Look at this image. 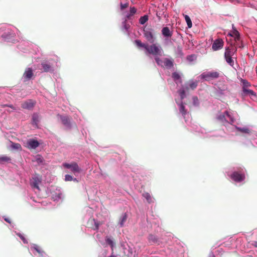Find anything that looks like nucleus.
<instances>
[{
    "mask_svg": "<svg viewBox=\"0 0 257 257\" xmlns=\"http://www.w3.org/2000/svg\"><path fill=\"white\" fill-rule=\"evenodd\" d=\"M216 118L218 121L224 125L234 122V119L227 111L218 114Z\"/></svg>",
    "mask_w": 257,
    "mask_h": 257,
    "instance_id": "1",
    "label": "nucleus"
},
{
    "mask_svg": "<svg viewBox=\"0 0 257 257\" xmlns=\"http://www.w3.org/2000/svg\"><path fill=\"white\" fill-rule=\"evenodd\" d=\"M220 76V73L217 71H208L202 73L198 77L201 80L210 81L217 79Z\"/></svg>",
    "mask_w": 257,
    "mask_h": 257,
    "instance_id": "2",
    "label": "nucleus"
},
{
    "mask_svg": "<svg viewBox=\"0 0 257 257\" xmlns=\"http://www.w3.org/2000/svg\"><path fill=\"white\" fill-rule=\"evenodd\" d=\"M146 51L148 53L152 54L154 57L161 56L163 52L161 47L156 44H153L150 46L148 45Z\"/></svg>",
    "mask_w": 257,
    "mask_h": 257,
    "instance_id": "3",
    "label": "nucleus"
},
{
    "mask_svg": "<svg viewBox=\"0 0 257 257\" xmlns=\"http://www.w3.org/2000/svg\"><path fill=\"white\" fill-rule=\"evenodd\" d=\"M62 165L66 168L70 169L74 174L76 173H79L81 171V169L79 167L78 164L74 162L71 164L64 163Z\"/></svg>",
    "mask_w": 257,
    "mask_h": 257,
    "instance_id": "4",
    "label": "nucleus"
},
{
    "mask_svg": "<svg viewBox=\"0 0 257 257\" xmlns=\"http://www.w3.org/2000/svg\"><path fill=\"white\" fill-rule=\"evenodd\" d=\"M237 51V46H232V44L226 47L224 54V57H234L235 53Z\"/></svg>",
    "mask_w": 257,
    "mask_h": 257,
    "instance_id": "5",
    "label": "nucleus"
},
{
    "mask_svg": "<svg viewBox=\"0 0 257 257\" xmlns=\"http://www.w3.org/2000/svg\"><path fill=\"white\" fill-rule=\"evenodd\" d=\"M224 42L221 39L215 40L212 44V49L213 51H217L222 49L223 47Z\"/></svg>",
    "mask_w": 257,
    "mask_h": 257,
    "instance_id": "6",
    "label": "nucleus"
},
{
    "mask_svg": "<svg viewBox=\"0 0 257 257\" xmlns=\"http://www.w3.org/2000/svg\"><path fill=\"white\" fill-rule=\"evenodd\" d=\"M60 118L62 123L67 128H70L71 127V118L68 116H64L61 115H58Z\"/></svg>",
    "mask_w": 257,
    "mask_h": 257,
    "instance_id": "7",
    "label": "nucleus"
},
{
    "mask_svg": "<svg viewBox=\"0 0 257 257\" xmlns=\"http://www.w3.org/2000/svg\"><path fill=\"white\" fill-rule=\"evenodd\" d=\"M230 178L235 182H239L245 179L244 174H239L237 172H234L231 175Z\"/></svg>",
    "mask_w": 257,
    "mask_h": 257,
    "instance_id": "8",
    "label": "nucleus"
},
{
    "mask_svg": "<svg viewBox=\"0 0 257 257\" xmlns=\"http://www.w3.org/2000/svg\"><path fill=\"white\" fill-rule=\"evenodd\" d=\"M40 144L38 141L34 139H30L27 142L26 147L30 150L35 149Z\"/></svg>",
    "mask_w": 257,
    "mask_h": 257,
    "instance_id": "9",
    "label": "nucleus"
},
{
    "mask_svg": "<svg viewBox=\"0 0 257 257\" xmlns=\"http://www.w3.org/2000/svg\"><path fill=\"white\" fill-rule=\"evenodd\" d=\"M35 104V102L33 100L29 99L23 102L21 105L24 109L31 110L34 107Z\"/></svg>",
    "mask_w": 257,
    "mask_h": 257,
    "instance_id": "10",
    "label": "nucleus"
},
{
    "mask_svg": "<svg viewBox=\"0 0 257 257\" xmlns=\"http://www.w3.org/2000/svg\"><path fill=\"white\" fill-rule=\"evenodd\" d=\"M33 75L34 74L32 68H28L25 70V71L23 74V78L25 81H26L31 79Z\"/></svg>",
    "mask_w": 257,
    "mask_h": 257,
    "instance_id": "11",
    "label": "nucleus"
},
{
    "mask_svg": "<svg viewBox=\"0 0 257 257\" xmlns=\"http://www.w3.org/2000/svg\"><path fill=\"white\" fill-rule=\"evenodd\" d=\"M233 31L229 33L228 34V36H229L233 38V40L234 41L239 42L240 41V35L239 32L234 28V26L232 25Z\"/></svg>",
    "mask_w": 257,
    "mask_h": 257,
    "instance_id": "12",
    "label": "nucleus"
},
{
    "mask_svg": "<svg viewBox=\"0 0 257 257\" xmlns=\"http://www.w3.org/2000/svg\"><path fill=\"white\" fill-rule=\"evenodd\" d=\"M144 35L146 39L151 43L155 42V38L152 32L150 31H144Z\"/></svg>",
    "mask_w": 257,
    "mask_h": 257,
    "instance_id": "13",
    "label": "nucleus"
},
{
    "mask_svg": "<svg viewBox=\"0 0 257 257\" xmlns=\"http://www.w3.org/2000/svg\"><path fill=\"white\" fill-rule=\"evenodd\" d=\"M174 65V60L171 59H169L167 58H165L164 59L163 62V67H165L167 68H171L173 67Z\"/></svg>",
    "mask_w": 257,
    "mask_h": 257,
    "instance_id": "14",
    "label": "nucleus"
},
{
    "mask_svg": "<svg viewBox=\"0 0 257 257\" xmlns=\"http://www.w3.org/2000/svg\"><path fill=\"white\" fill-rule=\"evenodd\" d=\"M242 96H247V95H250V96H256L255 93L252 90L248 89L246 88H242Z\"/></svg>",
    "mask_w": 257,
    "mask_h": 257,
    "instance_id": "15",
    "label": "nucleus"
},
{
    "mask_svg": "<svg viewBox=\"0 0 257 257\" xmlns=\"http://www.w3.org/2000/svg\"><path fill=\"white\" fill-rule=\"evenodd\" d=\"M198 81H190L188 82V86H186L185 87L186 90H188L189 89H191L192 90L195 89L197 86H198Z\"/></svg>",
    "mask_w": 257,
    "mask_h": 257,
    "instance_id": "16",
    "label": "nucleus"
},
{
    "mask_svg": "<svg viewBox=\"0 0 257 257\" xmlns=\"http://www.w3.org/2000/svg\"><path fill=\"white\" fill-rule=\"evenodd\" d=\"M162 33L164 37H170L172 36V33L170 31V29L165 27L162 29Z\"/></svg>",
    "mask_w": 257,
    "mask_h": 257,
    "instance_id": "17",
    "label": "nucleus"
},
{
    "mask_svg": "<svg viewBox=\"0 0 257 257\" xmlns=\"http://www.w3.org/2000/svg\"><path fill=\"white\" fill-rule=\"evenodd\" d=\"M179 106V111L182 113V115L185 117V115L187 114V111L185 109L184 104L181 101L178 104Z\"/></svg>",
    "mask_w": 257,
    "mask_h": 257,
    "instance_id": "18",
    "label": "nucleus"
},
{
    "mask_svg": "<svg viewBox=\"0 0 257 257\" xmlns=\"http://www.w3.org/2000/svg\"><path fill=\"white\" fill-rule=\"evenodd\" d=\"M224 59L226 63L231 67H233L234 65V59H236L235 57H224Z\"/></svg>",
    "mask_w": 257,
    "mask_h": 257,
    "instance_id": "19",
    "label": "nucleus"
},
{
    "mask_svg": "<svg viewBox=\"0 0 257 257\" xmlns=\"http://www.w3.org/2000/svg\"><path fill=\"white\" fill-rule=\"evenodd\" d=\"M34 180L31 183V185L33 187L39 189V184L41 182V180L38 177H35L33 178Z\"/></svg>",
    "mask_w": 257,
    "mask_h": 257,
    "instance_id": "20",
    "label": "nucleus"
},
{
    "mask_svg": "<svg viewBox=\"0 0 257 257\" xmlns=\"http://www.w3.org/2000/svg\"><path fill=\"white\" fill-rule=\"evenodd\" d=\"M148 240L151 243H158L159 242L158 237L153 234L149 235Z\"/></svg>",
    "mask_w": 257,
    "mask_h": 257,
    "instance_id": "21",
    "label": "nucleus"
},
{
    "mask_svg": "<svg viewBox=\"0 0 257 257\" xmlns=\"http://www.w3.org/2000/svg\"><path fill=\"white\" fill-rule=\"evenodd\" d=\"M11 161V158L8 156L2 155L0 156V164L9 163Z\"/></svg>",
    "mask_w": 257,
    "mask_h": 257,
    "instance_id": "22",
    "label": "nucleus"
},
{
    "mask_svg": "<svg viewBox=\"0 0 257 257\" xmlns=\"http://www.w3.org/2000/svg\"><path fill=\"white\" fill-rule=\"evenodd\" d=\"M135 44L138 47H143L145 48L146 50L148 48V45L143 43L141 40H136L135 41Z\"/></svg>",
    "mask_w": 257,
    "mask_h": 257,
    "instance_id": "23",
    "label": "nucleus"
},
{
    "mask_svg": "<svg viewBox=\"0 0 257 257\" xmlns=\"http://www.w3.org/2000/svg\"><path fill=\"white\" fill-rule=\"evenodd\" d=\"M105 241L107 243V244H108L109 245L111 246V247L112 248V250H113V247L115 245V243L113 241L112 238L108 236H106L105 237Z\"/></svg>",
    "mask_w": 257,
    "mask_h": 257,
    "instance_id": "24",
    "label": "nucleus"
},
{
    "mask_svg": "<svg viewBox=\"0 0 257 257\" xmlns=\"http://www.w3.org/2000/svg\"><path fill=\"white\" fill-rule=\"evenodd\" d=\"M42 66L44 71L45 72H49L51 70L52 67H51V66L49 64H48V63H46L45 62H43L42 63Z\"/></svg>",
    "mask_w": 257,
    "mask_h": 257,
    "instance_id": "25",
    "label": "nucleus"
},
{
    "mask_svg": "<svg viewBox=\"0 0 257 257\" xmlns=\"http://www.w3.org/2000/svg\"><path fill=\"white\" fill-rule=\"evenodd\" d=\"M185 90H186L185 88H183L178 91V92L180 96L181 101H182L183 99H184L185 98V97H186Z\"/></svg>",
    "mask_w": 257,
    "mask_h": 257,
    "instance_id": "26",
    "label": "nucleus"
},
{
    "mask_svg": "<svg viewBox=\"0 0 257 257\" xmlns=\"http://www.w3.org/2000/svg\"><path fill=\"white\" fill-rule=\"evenodd\" d=\"M32 248L35 249L40 255L42 256L44 251L37 244H34Z\"/></svg>",
    "mask_w": 257,
    "mask_h": 257,
    "instance_id": "27",
    "label": "nucleus"
},
{
    "mask_svg": "<svg viewBox=\"0 0 257 257\" xmlns=\"http://www.w3.org/2000/svg\"><path fill=\"white\" fill-rule=\"evenodd\" d=\"M236 129L238 131L244 134H249L250 132L249 129L247 127L241 128L239 127H237Z\"/></svg>",
    "mask_w": 257,
    "mask_h": 257,
    "instance_id": "28",
    "label": "nucleus"
},
{
    "mask_svg": "<svg viewBox=\"0 0 257 257\" xmlns=\"http://www.w3.org/2000/svg\"><path fill=\"white\" fill-rule=\"evenodd\" d=\"M159 56H156V57H155V61L158 65L160 66L161 67H163L164 60H162L161 59H160Z\"/></svg>",
    "mask_w": 257,
    "mask_h": 257,
    "instance_id": "29",
    "label": "nucleus"
},
{
    "mask_svg": "<svg viewBox=\"0 0 257 257\" xmlns=\"http://www.w3.org/2000/svg\"><path fill=\"white\" fill-rule=\"evenodd\" d=\"M33 123L37 125L39 122V116L37 114H34L32 116Z\"/></svg>",
    "mask_w": 257,
    "mask_h": 257,
    "instance_id": "30",
    "label": "nucleus"
},
{
    "mask_svg": "<svg viewBox=\"0 0 257 257\" xmlns=\"http://www.w3.org/2000/svg\"><path fill=\"white\" fill-rule=\"evenodd\" d=\"M127 215L125 213L123 216L121 218L119 224L120 227H122L124 225V222L126 221L127 219Z\"/></svg>",
    "mask_w": 257,
    "mask_h": 257,
    "instance_id": "31",
    "label": "nucleus"
},
{
    "mask_svg": "<svg viewBox=\"0 0 257 257\" xmlns=\"http://www.w3.org/2000/svg\"><path fill=\"white\" fill-rule=\"evenodd\" d=\"M11 147H12V148H13L14 149L18 150H21L22 149L21 146L19 143H13L12 145H11Z\"/></svg>",
    "mask_w": 257,
    "mask_h": 257,
    "instance_id": "32",
    "label": "nucleus"
},
{
    "mask_svg": "<svg viewBox=\"0 0 257 257\" xmlns=\"http://www.w3.org/2000/svg\"><path fill=\"white\" fill-rule=\"evenodd\" d=\"M172 78L174 79L175 81L180 80V82H181V80L180 78V75L177 72H174L172 73Z\"/></svg>",
    "mask_w": 257,
    "mask_h": 257,
    "instance_id": "33",
    "label": "nucleus"
},
{
    "mask_svg": "<svg viewBox=\"0 0 257 257\" xmlns=\"http://www.w3.org/2000/svg\"><path fill=\"white\" fill-rule=\"evenodd\" d=\"M91 222V223L94 222L95 224V227L93 228L94 230H98L99 228V223L97 222H96L94 219H90L88 221V223Z\"/></svg>",
    "mask_w": 257,
    "mask_h": 257,
    "instance_id": "34",
    "label": "nucleus"
},
{
    "mask_svg": "<svg viewBox=\"0 0 257 257\" xmlns=\"http://www.w3.org/2000/svg\"><path fill=\"white\" fill-rule=\"evenodd\" d=\"M185 21L187 23L188 27L189 28H191L192 26V21L190 18V17H185Z\"/></svg>",
    "mask_w": 257,
    "mask_h": 257,
    "instance_id": "35",
    "label": "nucleus"
},
{
    "mask_svg": "<svg viewBox=\"0 0 257 257\" xmlns=\"http://www.w3.org/2000/svg\"><path fill=\"white\" fill-rule=\"evenodd\" d=\"M137 13V9L135 7H131L130 8V14L128 16H130V15H134L136 14Z\"/></svg>",
    "mask_w": 257,
    "mask_h": 257,
    "instance_id": "36",
    "label": "nucleus"
},
{
    "mask_svg": "<svg viewBox=\"0 0 257 257\" xmlns=\"http://www.w3.org/2000/svg\"><path fill=\"white\" fill-rule=\"evenodd\" d=\"M240 43H241V41L240 40L239 42H237L236 41H234V40H232L230 44H232V46H237V48L238 46L240 45Z\"/></svg>",
    "mask_w": 257,
    "mask_h": 257,
    "instance_id": "37",
    "label": "nucleus"
},
{
    "mask_svg": "<svg viewBox=\"0 0 257 257\" xmlns=\"http://www.w3.org/2000/svg\"><path fill=\"white\" fill-rule=\"evenodd\" d=\"M148 20V17H141L140 19V23L141 24H144Z\"/></svg>",
    "mask_w": 257,
    "mask_h": 257,
    "instance_id": "38",
    "label": "nucleus"
},
{
    "mask_svg": "<svg viewBox=\"0 0 257 257\" xmlns=\"http://www.w3.org/2000/svg\"><path fill=\"white\" fill-rule=\"evenodd\" d=\"M143 196L148 200V201L149 202H150V201L151 200V197L150 195L149 194V193H144Z\"/></svg>",
    "mask_w": 257,
    "mask_h": 257,
    "instance_id": "39",
    "label": "nucleus"
},
{
    "mask_svg": "<svg viewBox=\"0 0 257 257\" xmlns=\"http://www.w3.org/2000/svg\"><path fill=\"white\" fill-rule=\"evenodd\" d=\"M17 234L18 236H19L20 237V238L23 240V242L24 243H28L27 240L21 233H17Z\"/></svg>",
    "mask_w": 257,
    "mask_h": 257,
    "instance_id": "40",
    "label": "nucleus"
},
{
    "mask_svg": "<svg viewBox=\"0 0 257 257\" xmlns=\"http://www.w3.org/2000/svg\"><path fill=\"white\" fill-rule=\"evenodd\" d=\"M66 181H71L73 180V177L70 175H66L65 176Z\"/></svg>",
    "mask_w": 257,
    "mask_h": 257,
    "instance_id": "41",
    "label": "nucleus"
},
{
    "mask_svg": "<svg viewBox=\"0 0 257 257\" xmlns=\"http://www.w3.org/2000/svg\"><path fill=\"white\" fill-rule=\"evenodd\" d=\"M128 3H126L125 4L120 3V9L121 10H123L124 9L127 8L128 7Z\"/></svg>",
    "mask_w": 257,
    "mask_h": 257,
    "instance_id": "42",
    "label": "nucleus"
},
{
    "mask_svg": "<svg viewBox=\"0 0 257 257\" xmlns=\"http://www.w3.org/2000/svg\"><path fill=\"white\" fill-rule=\"evenodd\" d=\"M250 86V84L247 81H245V80L243 81L242 88H247L248 87H249Z\"/></svg>",
    "mask_w": 257,
    "mask_h": 257,
    "instance_id": "43",
    "label": "nucleus"
},
{
    "mask_svg": "<svg viewBox=\"0 0 257 257\" xmlns=\"http://www.w3.org/2000/svg\"><path fill=\"white\" fill-rule=\"evenodd\" d=\"M193 100L194 104H195L198 101V98L196 96L193 97Z\"/></svg>",
    "mask_w": 257,
    "mask_h": 257,
    "instance_id": "44",
    "label": "nucleus"
},
{
    "mask_svg": "<svg viewBox=\"0 0 257 257\" xmlns=\"http://www.w3.org/2000/svg\"><path fill=\"white\" fill-rule=\"evenodd\" d=\"M4 220L7 222L8 223H11V219L9 218H7V217H5L4 218Z\"/></svg>",
    "mask_w": 257,
    "mask_h": 257,
    "instance_id": "45",
    "label": "nucleus"
},
{
    "mask_svg": "<svg viewBox=\"0 0 257 257\" xmlns=\"http://www.w3.org/2000/svg\"><path fill=\"white\" fill-rule=\"evenodd\" d=\"M193 57V56H192V55L191 56H189L187 57V59L188 60L191 61V60H192Z\"/></svg>",
    "mask_w": 257,
    "mask_h": 257,
    "instance_id": "46",
    "label": "nucleus"
},
{
    "mask_svg": "<svg viewBox=\"0 0 257 257\" xmlns=\"http://www.w3.org/2000/svg\"><path fill=\"white\" fill-rule=\"evenodd\" d=\"M8 107H9L13 109L14 110H16V108L14 107V106L13 105H9V106Z\"/></svg>",
    "mask_w": 257,
    "mask_h": 257,
    "instance_id": "47",
    "label": "nucleus"
},
{
    "mask_svg": "<svg viewBox=\"0 0 257 257\" xmlns=\"http://www.w3.org/2000/svg\"><path fill=\"white\" fill-rule=\"evenodd\" d=\"M243 47V46L242 43H240V45L238 46V48H242Z\"/></svg>",
    "mask_w": 257,
    "mask_h": 257,
    "instance_id": "48",
    "label": "nucleus"
},
{
    "mask_svg": "<svg viewBox=\"0 0 257 257\" xmlns=\"http://www.w3.org/2000/svg\"><path fill=\"white\" fill-rule=\"evenodd\" d=\"M3 107H8L9 104H3L1 105Z\"/></svg>",
    "mask_w": 257,
    "mask_h": 257,
    "instance_id": "49",
    "label": "nucleus"
},
{
    "mask_svg": "<svg viewBox=\"0 0 257 257\" xmlns=\"http://www.w3.org/2000/svg\"><path fill=\"white\" fill-rule=\"evenodd\" d=\"M37 160H38V161L40 162H42V159H41L40 158H38V159H37Z\"/></svg>",
    "mask_w": 257,
    "mask_h": 257,
    "instance_id": "50",
    "label": "nucleus"
},
{
    "mask_svg": "<svg viewBox=\"0 0 257 257\" xmlns=\"http://www.w3.org/2000/svg\"><path fill=\"white\" fill-rule=\"evenodd\" d=\"M73 180L74 181H75V182H78V180H77V179H76V178H73Z\"/></svg>",
    "mask_w": 257,
    "mask_h": 257,
    "instance_id": "51",
    "label": "nucleus"
},
{
    "mask_svg": "<svg viewBox=\"0 0 257 257\" xmlns=\"http://www.w3.org/2000/svg\"><path fill=\"white\" fill-rule=\"evenodd\" d=\"M254 245L255 247H257V241L254 242Z\"/></svg>",
    "mask_w": 257,
    "mask_h": 257,
    "instance_id": "52",
    "label": "nucleus"
},
{
    "mask_svg": "<svg viewBox=\"0 0 257 257\" xmlns=\"http://www.w3.org/2000/svg\"><path fill=\"white\" fill-rule=\"evenodd\" d=\"M109 257H116L115 255H113V254H111L110 256Z\"/></svg>",
    "mask_w": 257,
    "mask_h": 257,
    "instance_id": "53",
    "label": "nucleus"
},
{
    "mask_svg": "<svg viewBox=\"0 0 257 257\" xmlns=\"http://www.w3.org/2000/svg\"><path fill=\"white\" fill-rule=\"evenodd\" d=\"M211 257H215L214 255L212 254Z\"/></svg>",
    "mask_w": 257,
    "mask_h": 257,
    "instance_id": "54",
    "label": "nucleus"
},
{
    "mask_svg": "<svg viewBox=\"0 0 257 257\" xmlns=\"http://www.w3.org/2000/svg\"><path fill=\"white\" fill-rule=\"evenodd\" d=\"M131 2H132L133 3H134V2H133V1H134V0H131Z\"/></svg>",
    "mask_w": 257,
    "mask_h": 257,
    "instance_id": "55",
    "label": "nucleus"
},
{
    "mask_svg": "<svg viewBox=\"0 0 257 257\" xmlns=\"http://www.w3.org/2000/svg\"><path fill=\"white\" fill-rule=\"evenodd\" d=\"M144 16L146 17L148 16L147 15H145Z\"/></svg>",
    "mask_w": 257,
    "mask_h": 257,
    "instance_id": "56",
    "label": "nucleus"
}]
</instances>
